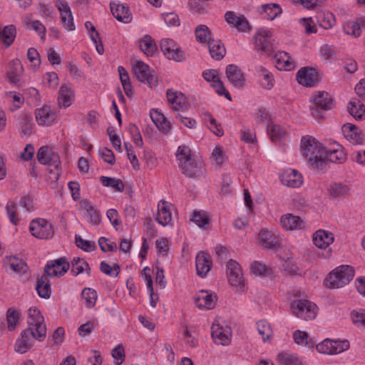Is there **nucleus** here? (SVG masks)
Returning <instances> with one entry per match:
<instances>
[{"label":"nucleus","mask_w":365,"mask_h":365,"mask_svg":"<svg viewBox=\"0 0 365 365\" xmlns=\"http://www.w3.org/2000/svg\"><path fill=\"white\" fill-rule=\"evenodd\" d=\"M349 113L356 119L362 120L365 116V108L358 99H352L348 104Z\"/></svg>","instance_id":"e433bc0d"},{"label":"nucleus","mask_w":365,"mask_h":365,"mask_svg":"<svg viewBox=\"0 0 365 365\" xmlns=\"http://www.w3.org/2000/svg\"><path fill=\"white\" fill-rule=\"evenodd\" d=\"M267 133L273 142H279L286 135L285 130L279 125H269L267 126Z\"/></svg>","instance_id":"de8ad7c7"},{"label":"nucleus","mask_w":365,"mask_h":365,"mask_svg":"<svg viewBox=\"0 0 365 365\" xmlns=\"http://www.w3.org/2000/svg\"><path fill=\"white\" fill-rule=\"evenodd\" d=\"M257 73L261 78V84L266 89H271L274 86L273 75L263 66H259Z\"/></svg>","instance_id":"c03bdc74"},{"label":"nucleus","mask_w":365,"mask_h":365,"mask_svg":"<svg viewBox=\"0 0 365 365\" xmlns=\"http://www.w3.org/2000/svg\"><path fill=\"white\" fill-rule=\"evenodd\" d=\"M19 312L12 308H10L7 311L6 319L8 328L10 331L15 329L16 323L19 322Z\"/></svg>","instance_id":"13d9d810"},{"label":"nucleus","mask_w":365,"mask_h":365,"mask_svg":"<svg viewBox=\"0 0 365 365\" xmlns=\"http://www.w3.org/2000/svg\"><path fill=\"white\" fill-rule=\"evenodd\" d=\"M310 101L313 103L310 106L311 114L315 118H323L324 113L333 108V98L325 91L316 92Z\"/></svg>","instance_id":"20e7f679"},{"label":"nucleus","mask_w":365,"mask_h":365,"mask_svg":"<svg viewBox=\"0 0 365 365\" xmlns=\"http://www.w3.org/2000/svg\"><path fill=\"white\" fill-rule=\"evenodd\" d=\"M82 299L87 308H92L97 300L96 292L91 288H85L81 293Z\"/></svg>","instance_id":"603ef678"},{"label":"nucleus","mask_w":365,"mask_h":365,"mask_svg":"<svg viewBox=\"0 0 365 365\" xmlns=\"http://www.w3.org/2000/svg\"><path fill=\"white\" fill-rule=\"evenodd\" d=\"M55 6L60 14V20L63 27L69 31L76 29L73 17L68 4L64 0H56Z\"/></svg>","instance_id":"1a4fd4ad"},{"label":"nucleus","mask_w":365,"mask_h":365,"mask_svg":"<svg viewBox=\"0 0 365 365\" xmlns=\"http://www.w3.org/2000/svg\"><path fill=\"white\" fill-rule=\"evenodd\" d=\"M29 230L33 236L39 239H49L54 235L51 223L43 218L33 220L31 222Z\"/></svg>","instance_id":"6e6552de"},{"label":"nucleus","mask_w":365,"mask_h":365,"mask_svg":"<svg viewBox=\"0 0 365 365\" xmlns=\"http://www.w3.org/2000/svg\"><path fill=\"white\" fill-rule=\"evenodd\" d=\"M36 289L38 296L41 298L48 299L51 294V283L46 274H43L38 279Z\"/></svg>","instance_id":"473e14b6"},{"label":"nucleus","mask_w":365,"mask_h":365,"mask_svg":"<svg viewBox=\"0 0 365 365\" xmlns=\"http://www.w3.org/2000/svg\"><path fill=\"white\" fill-rule=\"evenodd\" d=\"M176 158L182 173L186 177L200 179L205 176L206 169L204 164L193 156L188 146L180 145L177 150Z\"/></svg>","instance_id":"f257e3e1"},{"label":"nucleus","mask_w":365,"mask_h":365,"mask_svg":"<svg viewBox=\"0 0 365 365\" xmlns=\"http://www.w3.org/2000/svg\"><path fill=\"white\" fill-rule=\"evenodd\" d=\"M354 276V269L349 265L335 268L324 279V285L329 289H339L348 284Z\"/></svg>","instance_id":"7ed1b4c3"},{"label":"nucleus","mask_w":365,"mask_h":365,"mask_svg":"<svg viewBox=\"0 0 365 365\" xmlns=\"http://www.w3.org/2000/svg\"><path fill=\"white\" fill-rule=\"evenodd\" d=\"M195 37L200 43L207 45L212 40L211 31L205 25H200L196 28Z\"/></svg>","instance_id":"37998d69"},{"label":"nucleus","mask_w":365,"mask_h":365,"mask_svg":"<svg viewBox=\"0 0 365 365\" xmlns=\"http://www.w3.org/2000/svg\"><path fill=\"white\" fill-rule=\"evenodd\" d=\"M43 79L44 83L50 88H56L58 84V78L55 72L47 73Z\"/></svg>","instance_id":"774afa93"},{"label":"nucleus","mask_w":365,"mask_h":365,"mask_svg":"<svg viewBox=\"0 0 365 365\" xmlns=\"http://www.w3.org/2000/svg\"><path fill=\"white\" fill-rule=\"evenodd\" d=\"M207 46L212 58L219 61L225 56L226 50L220 40L212 39Z\"/></svg>","instance_id":"4c0bfd02"},{"label":"nucleus","mask_w":365,"mask_h":365,"mask_svg":"<svg viewBox=\"0 0 365 365\" xmlns=\"http://www.w3.org/2000/svg\"><path fill=\"white\" fill-rule=\"evenodd\" d=\"M291 309L295 316L306 321L314 319L317 316L316 304L307 299L292 301Z\"/></svg>","instance_id":"39448f33"},{"label":"nucleus","mask_w":365,"mask_h":365,"mask_svg":"<svg viewBox=\"0 0 365 365\" xmlns=\"http://www.w3.org/2000/svg\"><path fill=\"white\" fill-rule=\"evenodd\" d=\"M212 262L208 254L201 252L196 256L195 266L197 274L201 277L206 276L211 267Z\"/></svg>","instance_id":"cd10ccee"},{"label":"nucleus","mask_w":365,"mask_h":365,"mask_svg":"<svg viewBox=\"0 0 365 365\" xmlns=\"http://www.w3.org/2000/svg\"><path fill=\"white\" fill-rule=\"evenodd\" d=\"M327 160L332 163L341 164L346 161V155L343 148L339 145H336V148L330 149L329 151L326 150V160Z\"/></svg>","instance_id":"c9c22d12"},{"label":"nucleus","mask_w":365,"mask_h":365,"mask_svg":"<svg viewBox=\"0 0 365 365\" xmlns=\"http://www.w3.org/2000/svg\"><path fill=\"white\" fill-rule=\"evenodd\" d=\"M225 18L227 24L232 25L241 32L250 30L248 21L242 15L237 16L234 11H227Z\"/></svg>","instance_id":"bb28decb"},{"label":"nucleus","mask_w":365,"mask_h":365,"mask_svg":"<svg viewBox=\"0 0 365 365\" xmlns=\"http://www.w3.org/2000/svg\"><path fill=\"white\" fill-rule=\"evenodd\" d=\"M7 260L14 271L19 273H24L26 272V264L22 259L15 256H10L8 257Z\"/></svg>","instance_id":"5fc2aeb1"},{"label":"nucleus","mask_w":365,"mask_h":365,"mask_svg":"<svg viewBox=\"0 0 365 365\" xmlns=\"http://www.w3.org/2000/svg\"><path fill=\"white\" fill-rule=\"evenodd\" d=\"M281 182L283 185L291 187H299L303 183L302 175L294 169L285 170L281 175Z\"/></svg>","instance_id":"5701e85b"},{"label":"nucleus","mask_w":365,"mask_h":365,"mask_svg":"<svg viewBox=\"0 0 365 365\" xmlns=\"http://www.w3.org/2000/svg\"><path fill=\"white\" fill-rule=\"evenodd\" d=\"M100 181L103 186L110 187L115 191L122 192L125 189V185L123 182L118 178L101 176L100 178Z\"/></svg>","instance_id":"79ce46f5"},{"label":"nucleus","mask_w":365,"mask_h":365,"mask_svg":"<svg viewBox=\"0 0 365 365\" xmlns=\"http://www.w3.org/2000/svg\"><path fill=\"white\" fill-rule=\"evenodd\" d=\"M275 66L278 70H291L293 68V63L290 61L291 57L287 52L279 51L274 58Z\"/></svg>","instance_id":"f704fd0d"},{"label":"nucleus","mask_w":365,"mask_h":365,"mask_svg":"<svg viewBox=\"0 0 365 365\" xmlns=\"http://www.w3.org/2000/svg\"><path fill=\"white\" fill-rule=\"evenodd\" d=\"M166 96L168 101L174 111H184L187 109L186 98L182 93L173 89H168Z\"/></svg>","instance_id":"6ab92c4d"},{"label":"nucleus","mask_w":365,"mask_h":365,"mask_svg":"<svg viewBox=\"0 0 365 365\" xmlns=\"http://www.w3.org/2000/svg\"><path fill=\"white\" fill-rule=\"evenodd\" d=\"M133 69L139 81L147 83L150 87L157 83L156 77L151 74L149 66L144 62L136 61Z\"/></svg>","instance_id":"2eb2a0df"},{"label":"nucleus","mask_w":365,"mask_h":365,"mask_svg":"<svg viewBox=\"0 0 365 365\" xmlns=\"http://www.w3.org/2000/svg\"><path fill=\"white\" fill-rule=\"evenodd\" d=\"M226 76L229 81L235 87L240 88L244 85L245 78L239 69L235 64H230L226 67Z\"/></svg>","instance_id":"c85d7f7f"},{"label":"nucleus","mask_w":365,"mask_h":365,"mask_svg":"<svg viewBox=\"0 0 365 365\" xmlns=\"http://www.w3.org/2000/svg\"><path fill=\"white\" fill-rule=\"evenodd\" d=\"M319 53L324 60H330L335 57L336 51L334 46L324 44L320 47Z\"/></svg>","instance_id":"e2e57ef3"},{"label":"nucleus","mask_w":365,"mask_h":365,"mask_svg":"<svg viewBox=\"0 0 365 365\" xmlns=\"http://www.w3.org/2000/svg\"><path fill=\"white\" fill-rule=\"evenodd\" d=\"M38 161L43 164L48 166H53L56 172L51 170V173H53L55 178L58 179L60 173L59 169L61 167V160L58 153H55L51 148L48 146L41 147L36 155Z\"/></svg>","instance_id":"423d86ee"},{"label":"nucleus","mask_w":365,"mask_h":365,"mask_svg":"<svg viewBox=\"0 0 365 365\" xmlns=\"http://www.w3.org/2000/svg\"><path fill=\"white\" fill-rule=\"evenodd\" d=\"M328 191L333 198H344L349 193L350 188L348 185L343 182H332Z\"/></svg>","instance_id":"2f4dec72"},{"label":"nucleus","mask_w":365,"mask_h":365,"mask_svg":"<svg viewBox=\"0 0 365 365\" xmlns=\"http://www.w3.org/2000/svg\"><path fill=\"white\" fill-rule=\"evenodd\" d=\"M16 33V31L14 26L9 25L5 26L0 34L1 41L6 46H9L15 38Z\"/></svg>","instance_id":"8fccbe9b"},{"label":"nucleus","mask_w":365,"mask_h":365,"mask_svg":"<svg viewBox=\"0 0 365 365\" xmlns=\"http://www.w3.org/2000/svg\"><path fill=\"white\" fill-rule=\"evenodd\" d=\"M344 32L354 37H358L361 35V28L358 23L355 21L346 22L343 26Z\"/></svg>","instance_id":"4d7b16f0"},{"label":"nucleus","mask_w":365,"mask_h":365,"mask_svg":"<svg viewBox=\"0 0 365 365\" xmlns=\"http://www.w3.org/2000/svg\"><path fill=\"white\" fill-rule=\"evenodd\" d=\"M70 267L66 257L48 261L44 268V274L47 277H60L64 275Z\"/></svg>","instance_id":"9b49d317"},{"label":"nucleus","mask_w":365,"mask_h":365,"mask_svg":"<svg viewBox=\"0 0 365 365\" xmlns=\"http://www.w3.org/2000/svg\"><path fill=\"white\" fill-rule=\"evenodd\" d=\"M75 239L76 246L86 252H91L96 248L94 242L83 240L80 235H76Z\"/></svg>","instance_id":"bf43d9fd"},{"label":"nucleus","mask_w":365,"mask_h":365,"mask_svg":"<svg viewBox=\"0 0 365 365\" xmlns=\"http://www.w3.org/2000/svg\"><path fill=\"white\" fill-rule=\"evenodd\" d=\"M86 272L88 275H90L91 269L88 263L83 259L79 257H73L71 260V272L73 276H77L79 274Z\"/></svg>","instance_id":"58836bf2"},{"label":"nucleus","mask_w":365,"mask_h":365,"mask_svg":"<svg viewBox=\"0 0 365 365\" xmlns=\"http://www.w3.org/2000/svg\"><path fill=\"white\" fill-rule=\"evenodd\" d=\"M345 138L354 144L361 145L364 141V135L360 129L351 123H346L342 127Z\"/></svg>","instance_id":"393cba45"},{"label":"nucleus","mask_w":365,"mask_h":365,"mask_svg":"<svg viewBox=\"0 0 365 365\" xmlns=\"http://www.w3.org/2000/svg\"><path fill=\"white\" fill-rule=\"evenodd\" d=\"M212 337L215 344L227 346L231 342V328L227 325L222 326L219 324H213L212 327Z\"/></svg>","instance_id":"4468645a"},{"label":"nucleus","mask_w":365,"mask_h":365,"mask_svg":"<svg viewBox=\"0 0 365 365\" xmlns=\"http://www.w3.org/2000/svg\"><path fill=\"white\" fill-rule=\"evenodd\" d=\"M112 356L115 359V365H120L125 358L124 349L122 346L118 345L114 348L111 351Z\"/></svg>","instance_id":"338daca9"},{"label":"nucleus","mask_w":365,"mask_h":365,"mask_svg":"<svg viewBox=\"0 0 365 365\" xmlns=\"http://www.w3.org/2000/svg\"><path fill=\"white\" fill-rule=\"evenodd\" d=\"M150 118L155 125L162 132L167 133L170 130V122L165 118V117L161 113L158 112L157 110L153 109L150 111Z\"/></svg>","instance_id":"72a5a7b5"},{"label":"nucleus","mask_w":365,"mask_h":365,"mask_svg":"<svg viewBox=\"0 0 365 365\" xmlns=\"http://www.w3.org/2000/svg\"><path fill=\"white\" fill-rule=\"evenodd\" d=\"M139 47L147 56H152L156 51V46L148 35L145 36L139 41Z\"/></svg>","instance_id":"49530a36"},{"label":"nucleus","mask_w":365,"mask_h":365,"mask_svg":"<svg viewBox=\"0 0 365 365\" xmlns=\"http://www.w3.org/2000/svg\"><path fill=\"white\" fill-rule=\"evenodd\" d=\"M124 145H125V150L127 151L128 157L133 168L135 170H139L140 165H139L138 160L137 159V157L135 154V152L133 150L132 145L128 143H124Z\"/></svg>","instance_id":"69168bd1"},{"label":"nucleus","mask_w":365,"mask_h":365,"mask_svg":"<svg viewBox=\"0 0 365 365\" xmlns=\"http://www.w3.org/2000/svg\"><path fill=\"white\" fill-rule=\"evenodd\" d=\"M98 245L101 250L106 252H115L117 250V245L114 242L110 241L108 239L101 237L98 239Z\"/></svg>","instance_id":"680f3d73"},{"label":"nucleus","mask_w":365,"mask_h":365,"mask_svg":"<svg viewBox=\"0 0 365 365\" xmlns=\"http://www.w3.org/2000/svg\"><path fill=\"white\" fill-rule=\"evenodd\" d=\"M297 80L304 86L312 87L319 81V74L313 68L303 67L298 71Z\"/></svg>","instance_id":"a211bd4d"},{"label":"nucleus","mask_w":365,"mask_h":365,"mask_svg":"<svg viewBox=\"0 0 365 365\" xmlns=\"http://www.w3.org/2000/svg\"><path fill=\"white\" fill-rule=\"evenodd\" d=\"M258 333L262 336L264 341H269L273 335L270 324L264 320L259 321L257 323Z\"/></svg>","instance_id":"3c124183"},{"label":"nucleus","mask_w":365,"mask_h":365,"mask_svg":"<svg viewBox=\"0 0 365 365\" xmlns=\"http://www.w3.org/2000/svg\"><path fill=\"white\" fill-rule=\"evenodd\" d=\"M255 46L257 50L270 54L273 50L272 34L267 29H260L255 36Z\"/></svg>","instance_id":"dca6fc26"},{"label":"nucleus","mask_w":365,"mask_h":365,"mask_svg":"<svg viewBox=\"0 0 365 365\" xmlns=\"http://www.w3.org/2000/svg\"><path fill=\"white\" fill-rule=\"evenodd\" d=\"M36 334L38 332L33 331L31 328H27L21 333V337L16 341L15 350L21 354L26 353L31 347L33 346L34 340H40Z\"/></svg>","instance_id":"ddd939ff"},{"label":"nucleus","mask_w":365,"mask_h":365,"mask_svg":"<svg viewBox=\"0 0 365 365\" xmlns=\"http://www.w3.org/2000/svg\"><path fill=\"white\" fill-rule=\"evenodd\" d=\"M171 207L172 205L164 200H162L158 202L156 220L160 225L166 226L171 224Z\"/></svg>","instance_id":"4be33fe9"},{"label":"nucleus","mask_w":365,"mask_h":365,"mask_svg":"<svg viewBox=\"0 0 365 365\" xmlns=\"http://www.w3.org/2000/svg\"><path fill=\"white\" fill-rule=\"evenodd\" d=\"M190 220L199 227L204 229H207L210 223V217L202 210H195Z\"/></svg>","instance_id":"a18cd8bd"},{"label":"nucleus","mask_w":365,"mask_h":365,"mask_svg":"<svg viewBox=\"0 0 365 365\" xmlns=\"http://www.w3.org/2000/svg\"><path fill=\"white\" fill-rule=\"evenodd\" d=\"M280 224L286 230H302L305 227L304 220L292 214L282 215L280 218Z\"/></svg>","instance_id":"b1692460"},{"label":"nucleus","mask_w":365,"mask_h":365,"mask_svg":"<svg viewBox=\"0 0 365 365\" xmlns=\"http://www.w3.org/2000/svg\"><path fill=\"white\" fill-rule=\"evenodd\" d=\"M351 317L353 323L356 326H365V310H354L351 312Z\"/></svg>","instance_id":"0e129e2a"},{"label":"nucleus","mask_w":365,"mask_h":365,"mask_svg":"<svg viewBox=\"0 0 365 365\" xmlns=\"http://www.w3.org/2000/svg\"><path fill=\"white\" fill-rule=\"evenodd\" d=\"M58 104L61 108H66L72 103V91L67 85H61L59 89Z\"/></svg>","instance_id":"ea45409f"},{"label":"nucleus","mask_w":365,"mask_h":365,"mask_svg":"<svg viewBox=\"0 0 365 365\" xmlns=\"http://www.w3.org/2000/svg\"><path fill=\"white\" fill-rule=\"evenodd\" d=\"M279 361L283 365H302L301 361L296 356L282 353L278 355Z\"/></svg>","instance_id":"6e6d98bb"},{"label":"nucleus","mask_w":365,"mask_h":365,"mask_svg":"<svg viewBox=\"0 0 365 365\" xmlns=\"http://www.w3.org/2000/svg\"><path fill=\"white\" fill-rule=\"evenodd\" d=\"M160 49L170 60H173L177 62H181L184 60V53L180 50L176 43L170 38H164L161 40Z\"/></svg>","instance_id":"9d476101"},{"label":"nucleus","mask_w":365,"mask_h":365,"mask_svg":"<svg viewBox=\"0 0 365 365\" xmlns=\"http://www.w3.org/2000/svg\"><path fill=\"white\" fill-rule=\"evenodd\" d=\"M261 14H264V18L268 20H274L275 18L279 16L282 10L279 5L277 4H264L261 6Z\"/></svg>","instance_id":"a19ab883"},{"label":"nucleus","mask_w":365,"mask_h":365,"mask_svg":"<svg viewBox=\"0 0 365 365\" xmlns=\"http://www.w3.org/2000/svg\"><path fill=\"white\" fill-rule=\"evenodd\" d=\"M217 301V295L207 290H200L195 298L196 306L200 309H212Z\"/></svg>","instance_id":"f3484780"},{"label":"nucleus","mask_w":365,"mask_h":365,"mask_svg":"<svg viewBox=\"0 0 365 365\" xmlns=\"http://www.w3.org/2000/svg\"><path fill=\"white\" fill-rule=\"evenodd\" d=\"M302 155L317 169L322 170L326 165V149L314 138L307 135L301 140Z\"/></svg>","instance_id":"f03ea898"},{"label":"nucleus","mask_w":365,"mask_h":365,"mask_svg":"<svg viewBox=\"0 0 365 365\" xmlns=\"http://www.w3.org/2000/svg\"><path fill=\"white\" fill-rule=\"evenodd\" d=\"M118 71L124 92L127 96L130 97L132 96V86L130 82L128 73L123 66H119L118 68Z\"/></svg>","instance_id":"09e8293b"},{"label":"nucleus","mask_w":365,"mask_h":365,"mask_svg":"<svg viewBox=\"0 0 365 365\" xmlns=\"http://www.w3.org/2000/svg\"><path fill=\"white\" fill-rule=\"evenodd\" d=\"M24 71L21 62L19 59L13 60L9 64V71H8L9 81L16 84L20 81V77Z\"/></svg>","instance_id":"7c9ffc66"},{"label":"nucleus","mask_w":365,"mask_h":365,"mask_svg":"<svg viewBox=\"0 0 365 365\" xmlns=\"http://www.w3.org/2000/svg\"><path fill=\"white\" fill-rule=\"evenodd\" d=\"M317 350L322 354H334L333 340L327 339L316 346Z\"/></svg>","instance_id":"052dcab7"},{"label":"nucleus","mask_w":365,"mask_h":365,"mask_svg":"<svg viewBox=\"0 0 365 365\" xmlns=\"http://www.w3.org/2000/svg\"><path fill=\"white\" fill-rule=\"evenodd\" d=\"M110 8L113 16L119 21L127 24L131 21L132 15L129 8L119 2L111 1Z\"/></svg>","instance_id":"412c9836"},{"label":"nucleus","mask_w":365,"mask_h":365,"mask_svg":"<svg viewBox=\"0 0 365 365\" xmlns=\"http://www.w3.org/2000/svg\"><path fill=\"white\" fill-rule=\"evenodd\" d=\"M35 115L36 120L40 125L50 126L56 122V113L50 106H44L36 109Z\"/></svg>","instance_id":"aec40b11"},{"label":"nucleus","mask_w":365,"mask_h":365,"mask_svg":"<svg viewBox=\"0 0 365 365\" xmlns=\"http://www.w3.org/2000/svg\"><path fill=\"white\" fill-rule=\"evenodd\" d=\"M227 276L230 284L238 289L244 287V277L240 264L230 259L227 264Z\"/></svg>","instance_id":"f8f14e48"},{"label":"nucleus","mask_w":365,"mask_h":365,"mask_svg":"<svg viewBox=\"0 0 365 365\" xmlns=\"http://www.w3.org/2000/svg\"><path fill=\"white\" fill-rule=\"evenodd\" d=\"M28 328L38 332L37 337L40 340H44L46 336V327L44 318L40 311L36 307H31L28 310Z\"/></svg>","instance_id":"0eeeda50"},{"label":"nucleus","mask_w":365,"mask_h":365,"mask_svg":"<svg viewBox=\"0 0 365 365\" xmlns=\"http://www.w3.org/2000/svg\"><path fill=\"white\" fill-rule=\"evenodd\" d=\"M31 116L27 114H22L21 115L20 125L21 128V133L24 135H30L32 133L33 125L31 123Z\"/></svg>","instance_id":"864d4df0"},{"label":"nucleus","mask_w":365,"mask_h":365,"mask_svg":"<svg viewBox=\"0 0 365 365\" xmlns=\"http://www.w3.org/2000/svg\"><path fill=\"white\" fill-rule=\"evenodd\" d=\"M259 239L261 245L266 248L276 249L281 245L280 237L268 230H262Z\"/></svg>","instance_id":"a878e982"},{"label":"nucleus","mask_w":365,"mask_h":365,"mask_svg":"<svg viewBox=\"0 0 365 365\" xmlns=\"http://www.w3.org/2000/svg\"><path fill=\"white\" fill-rule=\"evenodd\" d=\"M334 241L333 234L322 230H319L313 235V242L319 248L325 249Z\"/></svg>","instance_id":"c756f323"}]
</instances>
